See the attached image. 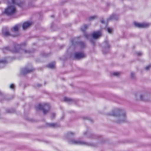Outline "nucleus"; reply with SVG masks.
<instances>
[{"label":"nucleus","mask_w":151,"mask_h":151,"mask_svg":"<svg viewBox=\"0 0 151 151\" xmlns=\"http://www.w3.org/2000/svg\"><path fill=\"white\" fill-rule=\"evenodd\" d=\"M88 26L86 25H84L83 26H82L81 28V30L83 32H84L86 30V29L88 27Z\"/></svg>","instance_id":"aec40b11"},{"label":"nucleus","mask_w":151,"mask_h":151,"mask_svg":"<svg viewBox=\"0 0 151 151\" xmlns=\"http://www.w3.org/2000/svg\"><path fill=\"white\" fill-rule=\"evenodd\" d=\"M50 108V106L48 103L38 104V110H40L42 111L44 115L46 114L49 112Z\"/></svg>","instance_id":"7ed1b4c3"},{"label":"nucleus","mask_w":151,"mask_h":151,"mask_svg":"<svg viewBox=\"0 0 151 151\" xmlns=\"http://www.w3.org/2000/svg\"><path fill=\"white\" fill-rule=\"evenodd\" d=\"M25 45V43H23L20 44L15 43L14 44L13 47H5L2 49V51L4 52H5L7 51H10L14 53L20 52L22 54L29 53L30 52L29 51L23 49Z\"/></svg>","instance_id":"f03ea898"},{"label":"nucleus","mask_w":151,"mask_h":151,"mask_svg":"<svg viewBox=\"0 0 151 151\" xmlns=\"http://www.w3.org/2000/svg\"><path fill=\"white\" fill-rule=\"evenodd\" d=\"M135 95L137 99H140L141 100H143L144 101L148 100L147 98V95L145 93H137Z\"/></svg>","instance_id":"6e6552de"},{"label":"nucleus","mask_w":151,"mask_h":151,"mask_svg":"<svg viewBox=\"0 0 151 151\" xmlns=\"http://www.w3.org/2000/svg\"><path fill=\"white\" fill-rule=\"evenodd\" d=\"M102 35V33L100 31H97L94 32L92 34L93 38L94 39H97Z\"/></svg>","instance_id":"9d476101"},{"label":"nucleus","mask_w":151,"mask_h":151,"mask_svg":"<svg viewBox=\"0 0 151 151\" xmlns=\"http://www.w3.org/2000/svg\"><path fill=\"white\" fill-rule=\"evenodd\" d=\"M39 14L38 13V15ZM39 15H40V18H41L42 17V14H41L39 13Z\"/></svg>","instance_id":"c9c22d12"},{"label":"nucleus","mask_w":151,"mask_h":151,"mask_svg":"<svg viewBox=\"0 0 151 151\" xmlns=\"http://www.w3.org/2000/svg\"><path fill=\"white\" fill-rule=\"evenodd\" d=\"M46 124L48 127L55 128L57 127V125L55 123H47Z\"/></svg>","instance_id":"f3484780"},{"label":"nucleus","mask_w":151,"mask_h":151,"mask_svg":"<svg viewBox=\"0 0 151 151\" xmlns=\"http://www.w3.org/2000/svg\"><path fill=\"white\" fill-rule=\"evenodd\" d=\"M107 29L108 32L109 33H111L112 31V29L109 28H107Z\"/></svg>","instance_id":"c85d7f7f"},{"label":"nucleus","mask_w":151,"mask_h":151,"mask_svg":"<svg viewBox=\"0 0 151 151\" xmlns=\"http://www.w3.org/2000/svg\"><path fill=\"white\" fill-rule=\"evenodd\" d=\"M103 53L105 54V53H104V52H103Z\"/></svg>","instance_id":"4c0bfd02"},{"label":"nucleus","mask_w":151,"mask_h":151,"mask_svg":"<svg viewBox=\"0 0 151 151\" xmlns=\"http://www.w3.org/2000/svg\"><path fill=\"white\" fill-rule=\"evenodd\" d=\"M136 54L137 55L139 56L140 55H141L142 53L140 52H137L136 53Z\"/></svg>","instance_id":"72a5a7b5"},{"label":"nucleus","mask_w":151,"mask_h":151,"mask_svg":"<svg viewBox=\"0 0 151 151\" xmlns=\"http://www.w3.org/2000/svg\"><path fill=\"white\" fill-rule=\"evenodd\" d=\"M118 16L116 15L112 14L108 19V21H109L111 20H116L118 19Z\"/></svg>","instance_id":"2eb2a0df"},{"label":"nucleus","mask_w":151,"mask_h":151,"mask_svg":"<svg viewBox=\"0 0 151 151\" xmlns=\"http://www.w3.org/2000/svg\"><path fill=\"white\" fill-rule=\"evenodd\" d=\"M35 70L33 68H29L26 67L21 69L20 73L22 74L25 75L27 73L31 72Z\"/></svg>","instance_id":"0eeeda50"},{"label":"nucleus","mask_w":151,"mask_h":151,"mask_svg":"<svg viewBox=\"0 0 151 151\" xmlns=\"http://www.w3.org/2000/svg\"><path fill=\"white\" fill-rule=\"evenodd\" d=\"M108 41H105V43L106 45V47H109V45L108 44Z\"/></svg>","instance_id":"2f4dec72"},{"label":"nucleus","mask_w":151,"mask_h":151,"mask_svg":"<svg viewBox=\"0 0 151 151\" xmlns=\"http://www.w3.org/2000/svg\"><path fill=\"white\" fill-rule=\"evenodd\" d=\"M47 67L49 68L53 69L55 67V64L54 63H49L47 65Z\"/></svg>","instance_id":"6ab92c4d"},{"label":"nucleus","mask_w":151,"mask_h":151,"mask_svg":"<svg viewBox=\"0 0 151 151\" xmlns=\"http://www.w3.org/2000/svg\"><path fill=\"white\" fill-rule=\"evenodd\" d=\"M120 75V73L117 72H114L112 73V75L115 76H118Z\"/></svg>","instance_id":"4be33fe9"},{"label":"nucleus","mask_w":151,"mask_h":151,"mask_svg":"<svg viewBox=\"0 0 151 151\" xmlns=\"http://www.w3.org/2000/svg\"><path fill=\"white\" fill-rule=\"evenodd\" d=\"M7 61L5 59L0 60V69L4 67L5 65L7 63Z\"/></svg>","instance_id":"4468645a"},{"label":"nucleus","mask_w":151,"mask_h":151,"mask_svg":"<svg viewBox=\"0 0 151 151\" xmlns=\"http://www.w3.org/2000/svg\"><path fill=\"white\" fill-rule=\"evenodd\" d=\"M10 88L12 89H14L15 86L14 84H11L10 86Z\"/></svg>","instance_id":"7c9ffc66"},{"label":"nucleus","mask_w":151,"mask_h":151,"mask_svg":"<svg viewBox=\"0 0 151 151\" xmlns=\"http://www.w3.org/2000/svg\"><path fill=\"white\" fill-rule=\"evenodd\" d=\"M69 143L70 144L84 145L88 146H93L94 144L89 143L79 140L71 139L68 140Z\"/></svg>","instance_id":"20e7f679"},{"label":"nucleus","mask_w":151,"mask_h":151,"mask_svg":"<svg viewBox=\"0 0 151 151\" xmlns=\"http://www.w3.org/2000/svg\"><path fill=\"white\" fill-rule=\"evenodd\" d=\"M19 28V26L18 25H16L12 27L11 29V31L12 32H16L17 33L16 34H17L18 36V34L17 32L18 31Z\"/></svg>","instance_id":"dca6fc26"},{"label":"nucleus","mask_w":151,"mask_h":151,"mask_svg":"<svg viewBox=\"0 0 151 151\" xmlns=\"http://www.w3.org/2000/svg\"><path fill=\"white\" fill-rule=\"evenodd\" d=\"M39 86H40V85L39 84H38V87Z\"/></svg>","instance_id":"58836bf2"},{"label":"nucleus","mask_w":151,"mask_h":151,"mask_svg":"<svg viewBox=\"0 0 151 151\" xmlns=\"http://www.w3.org/2000/svg\"><path fill=\"white\" fill-rule=\"evenodd\" d=\"M32 22H24L22 24V28L23 30H25L28 28L32 24Z\"/></svg>","instance_id":"9b49d317"},{"label":"nucleus","mask_w":151,"mask_h":151,"mask_svg":"<svg viewBox=\"0 0 151 151\" xmlns=\"http://www.w3.org/2000/svg\"><path fill=\"white\" fill-rule=\"evenodd\" d=\"M96 18V16H93L90 17L89 18V20L90 21L93 20Z\"/></svg>","instance_id":"393cba45"},{"label":"nucleus","mask_w":151,"mask_h":151,"mask_svg":"<svg viewBox=\"0 0 151 151\" xmlns=\"http://www.w3.org/2000/svg\"><path fill=\"white\" fill-rule=\"evenodd\" d=\"M134 24L137 27L139 28H144L147 26L148 24H147L139 23L136 22H134Z\"/></svg>","instance_id":"ddd939ff"},{"label":"nucleus","mask_w":151,"mask_h":151,"mask_svg":"<svg viewBox=\"0 0 151 151\" xmlns=\"http://www.w3.org/2000/svg\"><path fill=\"white\" fill-rule=\"evenodd\" d=\"M101 22L103 24L104 23V20L103 19H102L101 20Z\"/></svg>","instance_id":"f704fd0d"},{"label":"nucleus","mask_w":151,"mask_h":151,"mask_svg":"<svg viewBox=\"0 0 151 151\" xmlns=\"http://www.w3.org/2000/svg\"><path fill=\"white\" fill-rule=\"evenodd\" d=\"M151 68V65H149L148 66H147L145 68V69L146 70H148Z\"/></svg>","instance_id":"bb28decb"},{"label":"nucleus","mask_w":151,"mask_h":151,"mask_svg":"<svg viewBox=\"0 0 151 151\" xmlns=\"http://www.w3.org/2000/svg\"><path fill=\"white\" fill-rule=\"evenodd\" d=\"M14 112V111H13L10 109H7L6 110V112L7 113H13Z\"/></svg>","instance_id":"a878e982"},{"label":"nucleus","mask_w":151,"mask_h":151,"mask_svg":"<svg viewBox=\"0 0 151 151\" xmlns=\"http://www.w3.org/2000/svg\"><path fill=\"white\" fill-rule=\"evenodd\" d=\"M131 76L132 78H134V73H132L131 74Z\"/></svg>","instance_id":"473e14b6"},{"label":"nucleus","mask_w":151,"mask_h":151,"mask_svg":"<svg viewBox=\"0 0 151 151\" xmlns=\"http://www.w3.org/2000/svg\"><path fill=\"white\" fill-rule=\"evenodd\" d=\"M83 135L84 136H87L88 137L90 138H95L96 139L99 137V136L97 135H94L93 134H91L88 133L87 132H83Z\"/></svg>","instance_id":"f8f14e48"},{"label":"nucleus","mask_w":151,"mask_h":151,"mask_svg":"<svg viewBox=\"0 0 151 151\" xmlns=\"http://www.w3.org/2000/svg\"><path fill=\"white\" fill-rule=\"evenodd\" d=\"M84 36L86 38L89 39L90 35H89L85 33L84 34Z\"/></svg>","instance_id":"cd10ccee"},{"label":"nucleus","mask_w":151,"mask_h":151,"mask_svg":"<svg viewBox=\"0 0 151 151\" xmlns=\"http://www.w3.org/2000/svg\"><path fill=\"white\" fill-rule=\"evenodd\" d=\"M16 12V8L14 5H10L5 9L4 13L7 15H11L14 14Z\"/></svg>","instance_id":"39448f33"},{"label":"nucleus","mask_w":151,"mask_h":151,"mask_svg":"<svg viewBox=\"0 0 151 151\" xmlns=\"http://www.w3.org/2000/svg\"><path fill=\"white\" fill-rule=\"evenodd\" d=\"M75 134L72 132H68L67 134V137L68 138H70L75 135Z\"/></svg>","instance_id":"412c9836"},{"label":"nucleus","mask_w":151,"mask_h":151,"mask_svg":"<svg viewBox=\"0 0 151 151\" xmlns=\"http://www.w3.org/2000/svg\"><path fill=\"white\" fill-rule=\"evenodd\" d=\"M86 56V55L82 52H77L74 55L75 58L78 60L85 58Z\"/></svg>","instance_id":"1a4fd4ad"},{"label":"nucleus","mask_w":151,"mask_h":151,"mask_svg":"<svg viewBox=\"0 0 151 151\" xmlns=\"http://www.w3.org/2000/svg\"><path fill=\"white\" fill-rule=\"evenodd\" d=\"M35 108H36V109L37 110V109H38V108L37 107H35Z\"/></svg>","instance_id":"e433bc0d"},{"label":"nucleus","mask_w":151,"mask_h":151,"mask_svg":"<svg viewBox=\"0 0 151 151\" xmlns=\"http://www.w3.org/2000/svg\"><path fill=\"white\" fill-rule=\"evenodd\" d=\"M65 101L67 102H69L71 101V99H70L67 97H65L64 99Z\"/></svg>","instance_id":"b1692460"},{"label":"nucleus","mask_w":151,"mask_h":151,"mask_svg":"<svg viewBox=\"0 0 151 151\" xmlns=\"http://www.w3.org/2000/svg\"><path fill=\"white\" fill-rule=\"evenodd\" d=\"M2 34L4 37L12 36L15 37L17 36V34L13 35L10 33L6 27L3 28L2 31Z\"/></svg>","instance_id":"423d86ee"},{"label":"nucleus","mask_w":151,"mask_h":151,"mask_svg":"<svg viewBox=\"0 0 151 151\" xmlns=\"http://www.w3.org/2000/svg\"><path fill=\"white\" fill-rule=\"evenodd\" d=\"M107 115L114 116V121L118 124H120L127 121L126 112L125 110L122 109H115L111 113H108Z\"/></svg>","instance_id":"f257e3e1"},{"label":"nucleus","mask_w":151,"mask_h":151,"mask_svg":"<svg viewBox=\"0 0 151 151\" xmlns=\"http://www.w3.org/2000/svg\"><path fill=\"white\" fill-rule=\"evenodd\" d=\"M78 44L81 48H84L86 47V45L85 43L81 41L79 42Z\"/></svg>","instance_id":"a211bd4d"},{"label":"nucleus","mask_w":151,"mask_h":151,"mask_svg":"<svg viewBox=\"0 0 151 151\" xmlns=\"http://www.w3.org/2000/svg\"><path fill=\"white\" fill-rule=\"evenodd\" d=\"M55 116V114L54 113H52L51 114L50 117L52 119L54 118Z\"/></svg>","instance_id":"c756f323"},{"label":"nucleus","mask_w":151,"mask_h":151,"mask_svg":"<svg viewBox=\"0 0 151 151\" xmlns=\"http://www.w3.org/2000/svg\"><path fill=\"white\" fill-rule=\"evenodd\" d=\"M15 0H8V3L9 4H12V5H14L15 4Z\"/></svg>","instance_id":"5701e85b"}]
</instances>
